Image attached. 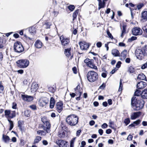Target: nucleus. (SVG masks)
Here are the masks:
<instances>
[{
  "mask_svg": "<svg viewBox=\"0 0 147 147\" xmlns=\"http://www.w3.org/2000/svg\"><path fill=\"white\" fill-rule=\"evenodd\" d=\"M137 58L141 60L145 56L147 55V45L142 47L140 49H137L135 51Z\"/></svg>",
  "mask_w": 147,
  "mask_h": 147,
  "instance_id": "f257e3e1",
  "label": "nucleus"
},
{
  "mask_svg": "<svg viewBox=\"0 0 147 147\" xmlns=\"http://www.w3.org/2000/svg\"><path fill=\"white\" fill-rule=\"evenodd\" d=\"M144 102L142 100H139L136 99L135 100L134 98H131V104L134 107V109L136 110H139L142 109L144 107Z\"/></svg>",
  "mask_w": 147,
  "mask_h": 147,
  "instance_id": "f03ea898",
  "label": "nucleus"
},
{
  "mask_svg": "<svg viewBox=\"0 0 147 147\" xmlns=\"http://www.w3.org/2000/svg\"><path fill=\"white\" fill-rule=\"evenodd\" d=\"M78 117L74 115L68 116L66 119V122L71 126L76 125L78 123Z\"/></svg>",
  "mask_w": 147,
  "mask_h": 147,
  "instance_id": "7ed1b4c3",
  "label": "nucleus"
},
{
  "mask_svg": "<svg viewBox=\"0 0 147 147\" xmlns=\"http://www.w3.org/2000/svg\"><path fill=\"white\" fill-rule=\"evenodd\" d=\"M87 78L90 82H93L96 80L98 78L97 73L93 71H89L87 74Z\"/></svg>",
  "mask_w": 147,
  "mask_h": 147,
  "instance_id": "20e7f679",
  "label": "nucleus"
},
{
  "mask_svg": "<svg viewBox=\"0 0 147 147\" xmlns=\"http://www.w3.org/2000/svg\"><path fill=\"white\" fill-rule=\"evenodd\" d=\"M18 66L20 68L26 67L29 65V62L27 59H21L16 62Z\"/></svg>",
  "mask_w": 147,
  "mask_h": 147,
  "instance_id": "39448f33",
  "label": "nucleus"
},
{
  "mask_svg": "<svg viewBox=\"0 0 147 147\" xmlns=\"http://www.w3.org/2000/svg\"><path fill=\"white\" fill-rule=\"evenodd\" d=\"M14 49L16 52L20 53L24 50V48L21 43L17 41L14 43Z\"/></svg>",
  "mask_w": 147,
  "mask_h": 147,
  "instance_id": "423d86ee",
  "label": "nucleus"
},
{
  "mask_svg": "<svg viewBox=\"0 0 147 147\" xmlns=\"http://www.w3.org/2000/svg\"><path fill=\"white\" fill-rule=\"evenodd\" d=\"M93 59H90L88 58H87L84 60V62L87 65L90 67L97 69V67L93 63Z\"/></svg>",
  "mask_w": 147,
  "mask_h": 147,
  "instance_id": "0eeeda50",
  "label": "nucleus"
},
{
  "mask_svg": "<svg viewBox=\"0 0 147 147\" xmlns=\"http://www.w3.org/2000/svg\"><path fill=\"white\" fill-rule=\"evenodd\" d=\"M5 116L7 119L12 118L16 116L15 111H11L9 110H5Z\"/></svg>",
  "mask_w": 147,
  "mask_h": 147,
  "instance_id": "6e6552de",
  "label": "nucleus"
},
{
  "mask_svg": "<svg viewBox=\"0 0 147 147\" xmlns=\"http://www.w3.org/2000/svg\"><path fill=\"white\" fill-rule=\"evenodd\" d=\"M60 39L61 45L64 46H67L69 42V39L63 35L60 37Z\"/></svg>",
  "mask_w": 147,
  "mask_h": 147,
  "instance_id": "1a4fd4ad",
  "label": "nucleus"
},
{
  "mask_svg": "<svg viewBox=\"0 0 147 147\" xmlns=\"http://www.w3.org/2000/svg\"><path fill=\"white\" fill-rule=\"evenodd\" d=\"M132 33L134 35H141L142 33V30L139 27H135L132 29Z\"/></svg>",
  "mask_w": 147,
  "mask_h": 147,
  "instance_id": "9d476101",
  "label": "nucleus"
},
{
  "mask_svg": "<svg viewBox=\"0 0 147 147\" xmlns=\"http://www.w3.org/2000/svg\"><path fill=\"white\" fill-rule=\"evenodd\" d=\"M51 124L48 121L44 123L42 128L45 131H46L47 133H49L51 131Z\"/></svg>",
  "mask_w": 147,
  "mask_h": 147,
  "instance_id": "9b49d317",
  "label": "nucleus"
},
{
  "mask_svg": "<svg viewBox=\"0 0 147 147\" xmlns=\"http://www.w3.org/2000/svg\"><path fill=\"white\" fill-rule=\"evenodd\" d=\"M56 143L59 147H67V142L65 141L62 140H57L56 141Z\"/></svg>",
  "mask_w": 147,
  "mask_h": 147,
  "instance_id": "f8f14e48",
  "label": "nucleus"
},
{
  "mask_svg": "<svg viewBox=\"0 0 147 147\" xmlns=\"http://www.w3.org/2000/svg\"><path fill=\"white\" fill-rule=\"evenodd\" d=\"M48 103V100L46 98H41L38 101V104L41 107L45 106Z\"/></svg>",
  "mask_w": 147,
  "mask_h": 147,
  "instance_id": "ddd939ff",
  "label": "nucleus"
},
{
  "mask_svg": "<svg viewBox=\"0 0 147 147\" xmlns=\"http://www.w3.org/2000/svg\"><path fill=\"white\" fill-rule=\"evenodd\" d=\"M74 90L76 91V92L77 94V96L78 95L77 92H78L79 93V96L76 98V100H80V97L82 93L83 90L82 88L80 87V86L78 85L74 89Z\"/></svg>",
  "mask_w": 147,
  "mask_h": 147,
  "instance_id": "4468645a",
  "label": "nucleus"
},
{
  "mask_svg": "<svg viewBox=\"0 0 147 147\" xmlns=\"http://www.w3.org/2000/svg\"><path fill=\"white\" fill-rule=\"evenodd\" d=\"M80 48L82 50H87L89 47V44L85 42H80L79 43Z\"/></svg>",
  "mask_w": 147,
  "mask_h": 147,
  "instance_id": "2eb2a0df",
  "label": "nucleus"
},
{
  "mask_svg": "<svg viewBox=\"0 0 147 147\" xmlns=\"http://www.w3.org/2000/svg\"><path fill=\"white\" fill-rule=\"evenodd\" d=\"M22 98L24 101L27 102H30L33 99V97L31 96L27 95H22Z\"/></svg>",
  "mask_w": 147,
  "mask_h": 147,
  "instance_id": "dca6fc26",
  "label": "nucleus"
},
{
  "mask_svg": "<svg viewBox=\"0 0 147 147\" xmlns=\"http://www.w3.org/2000/svg\"><path fill=\"white\" fill-rule=\"evenodd\" d=\"M63 104L62 102H58L56 104V109L57 111L60 113L63 109Z\"/></svg>",
  "mask_w": 147,
  "mask_h": 147,
  "instance_id": "f3484780",
  "label": "nucleus"
},
{
  "mask_svg": "<svg viewBox=\"0 0 147 147\" xmlns=\"http://www.w3.org/2000/svg\"><path fill=\"white\" fill-rule=\"evenodd\" d=\"M146 85V83L144 82H139L137 84V88L138 89H142L144 88Z\"/></svg>",
  "mask_w": 147,
  "mask_h": 147,
  "instance_id": "a211bd4d",
  "label": "nucleus"
},
{
  "mask_svg": "<svg viewBox=\"0 0 147 147\" xmlns=\"http://www.w3.org/2000/svg\"><path fill=\"white\" fill-rule=\"evenodd\" d=\"M141 112H140L134 113L132 114L131 115V119H135L136 118L140 116L141 114Z\"/></svg>",
  "mask_w": 147,
  "mask_h": 147,
  "instance_id": "6ab92c4d",
  "label": "nucleus"
},
{
  "mask_svg": "<svg viewBox=\"0 0 147 147\" xmlns=\"http://www.w3.org/2000/svg\"><path fill=\"white\" fill-rule=\"evenodd\" d=\"M64 52L66 56L68 57H69L70 56H71L70 59H72L73 57V55H71L70 49H65V50Z\"/></svg>",
  "mask_w": 147,
  "mask_h": 147,
  "instance_id": "aec40b11",
  "label": "nucleus"
},
{
  "mask_svg": "<svg viewBox=\"0 0 147 147\" xmlns=\"http://www.w3.org/2000/svg\"><path fill=\"white\" fill-rule=\"evenodd\" d=\"M65 131L61 128V129L59 132L58 136L60 138H64L65 136Z\"/></svg>",
  "mask_w": 147,
  "mask_h": 147,
  "instance_id": "412c9836",
  "label": "nucleus"
},
{
  "mask_svg": "<svg viewBox=\"0 0 147 147\" xmlns=\"http://www.w3.org/2000/svg\"><path fill=\"white\" fill-rule=\"evenodd\" d=\"M2 138L3 140L5 143H9L10 140V139L9 136L4 134L3 135Z\"/></svg>",
  "mask_w": 147,
  "mask_h": 147,
  "instance_id": "4be33fe9",
  "label": "nucleus"
},
{
  "mask_svg": "<svg viewBox=\"0 0 147 147\" xmlns=\"http://www.w3.org/2000/svg\"><path fill=\"white\" fill-rule=\"evenodd\" d=\"M142 18L144 21L147 20V11H144L142 13Z\"/></svg>",
  "mask_w": 147,
  "mask_h": 147,
  "instance_id": "5701e85b",
  "label": "nucleus"
},
{
  "mask_svg": "<svg viewBox=\"0 0 147 147\" xmlns=\"http://www.w3.org/2000/svg\"><path fill=\"white\" fill-rule=\"evenodd\" d=\"M141 97L143 99H146L147 98V90L146 89L144 90L141 93Z\"/></svg>",
  "mask_w": 147,
  "mask_h": 147,
  "instance_id": "b1692460",
  "label": "nucleus"
},
{
  "mask_svg": "<svg viewBox=\"0 0 147 147\" xmlns=\"http://www.w3.org/2000/svg\"><path fill=\"white\" fill-rule=\"evenodd\" d=\"M112 54L115 57L119 56L120 53L116 49H113L112 51Z\"/></svg>",
  "mask_w": 147,
  "mask_h": 147,
  "instance_id": "393cba45",
  "label": "nucleus"
},
{
  "mask_svg": "<svg viewBox=\"0 0 147 147\" xmlns=\"http://www.w3.org/2000/svg\"><path fill=\"white\" fill-rule=\"evenodd\" d=\"M55 99L53 97H51L50 99V107L51 109H52L54 107L55 105Z\"/></svg>",
  "mask_w": 147,
  "mask_h": 147,
  "instance_id": "a878e982",
  "label": "nucleus"
},
{
  "mask_svg": "<svg viewBox=\"0 0 147 147\" xmlns=\"http://www.w3.org/2000/svg\"><path fill=\"white\" fill-rule=\"evenodd\" d=\"M35 45L38 48H41L42 46V43L39 40H37L35 43Z\"/></svg>",
  "mask_w": 147,
  "mask_h": 147,
  "instance_id": "bb28decb",
  "label": "nucleus"
},
{
  "mask_svg": "<svg viewBox=\"0 0 147 147\" xmlns=\"http://www.w3.org/2000/svg\"><path fill=\"white\" fill-rule=\"evenodd\" d=\"M137 78L138 79H139L140 80H145L146 79V76L143 74H141L138 75Z\"/></svg>",
  "mask_w": 147,
  "mask_h": 147,
  "instance_id": "cd10ccee",
  "label": "nucleus"
},
{
  "mask_svg": "<svg viewBox=\"0 0 147 147\" xmlns=\"http://www.w3.org/2000/svg\"><path fill=\"white\" fill-rule=\"evenodd\" d=\"M126 25H123L122 26L123 29L122 30V32L121 35V38H123L125 34L126 33Z\"/></svg>",
  "mask_w": 147,
  "mask_h": 147,
  "instance_id": "c85d7f7f",
  "label": "nucleus"
},
{
  "mask_svg": "<svg viewBox=\"0 0 147 147\" xmlns=\"http://www.w3.org/2000/svg\"><path fill=\"white\" fill-rule=\"evenodd\" d=\"M29 31L31 34H34L36 32V30L35 28L33 26L30 27Z\"/></svg>",
  "mask_w": 147,
  "mask_h": 147,
  "instance_id": "c756f323",
  "label": "nucleus"
},
{
  "mask_svg": "<svg viewBox=\"0 0 147 147\" xmlns=\"http://www.w3.org/2000/svg\"><path fill=\"white\" fill-rule=\"evenodd\" d=\"M41 137L39 136H36L34 140L33 144H36L38 143L41 140Z\"/></svg>",
  "mask_w": 147,
  "mask_h": 147,
  "instance_id": "7c9ffc66",
  "label": "nucleus"
},
{
  "mask_svg": "<svg viewBox=\"0 0 147 147\" xmlns=\"http://www.w3.org/2000/svg\"><path fill=\"white\" fill-rule=\"evenodd\" d=\"M128 71L130 73H133L135 71V69L133 67L131 66L128 68Z\"/></svg>",
  "mask_w": 147,
  "mask_h": 147,
  "instance_id": "2f4dec72",
  "label": "nucleus"
},
{
  "mask_svg": "<svg viewBox=\"0 0 147 147\" xmlns=\"http://www.w3.org/2000/svg\"><path fill=\"white\" fill-rule=\"evenodd\" d=\"M127 54V51L126 50H124L121 53V56L123 59H125L126 57Z\"/></svg>",
  "mask_w": 147,
  "mask_h": 147,
  "instance_id": "473e14b6",
  "label": "nucleus"
},
{
  "mask_svg": "<svg viewBox=\"0 0 147 147\" xmlns=\"http://www.w3.org/2000/svg\"><path fill=\"white\" fill-rule=\"evenodd\" d=\"M34 89V90L36 91L38 88V84L36 83H33L31 86V89Z\"/></svg>",
  "mask_w": 147,
  "mask_h": 147,
  "instance_id": "72a5a7b5",
  "label": "nucleus"
},
{
  "mask_svg": "<svg viewBox=\"0 0 147 147\" xmlns=\"http://www.w3.org/2000/svg\"><path fill=\"white\" fill-rule=\"evenodd\" d=\"M107 0H103V2L102 1H99V6L100 7H104L105 6V2L104 1H107Z\"/></svg>",
  "mask_w": 147,
  "mask_h": 147,
  "instance_id": "f704fd0d",
  "label": "nucleus"
},
{
  "mask_svg": "<svg viewBox=\"0 0 147 147\" xmlns=\"http://www.w3.org/2000/svg\"><path fill=\"white\" fill-rule=\"evenodd\" d=\"M143 6L144 5L143 4L140 3L138 5L136 6V7H134V9L136 10L137 8L139 10L141 9Z\"/></svg>",
  "mask_w": 147,
  "mask_h": 147,
  "instance_id": "c9c22d12",
  "label": "nucleus"
},
{
  "mask_svg": "<svg viewBox=\"0 0 147 147\" xmlns=\"http://www.w3.org/2000/svg\"><path fill=\"white\" fill-rule=\"evenodd\" d=\"M8 121L9 122L10 125L9 130L10 131L12 129L13 127V121L9 120V119H8Z\"/></svg>",
  "mask_w": 147,
  "mask_h": 147,
  "instance_id": "e433bc0d",
  "label": "nucleus"
},
{
  "mask_svg": "<svg viewBox=\"0 0 147 147\" xmlns=\"http://www.w3.org/2000/svg\"><path fill=\"white\" fill-rule=\"evenodd\" d=\"M141 92L138 90H136L134 93V95L137 96H139L141 95Z\"/></svg>",
  "mask_w": 147,
  "mask_h": 147,
  "instance_id": "4c0bfd02",
  "label": "nucleus"
},
{
  "mask_svg": "<svg viewBox=\"0 0 147 147\" xmlns=\"http://www.w3.org/2000/svg\"><path fill=\"white\" fill-rule=\"evenodd\" d=\"M30 111L28 110H26L24 112V115L27 117H29L30 116Z\"/></svg>",
  "mask_w": 147,
  "mask_h": 147,
  "instance_id": "58836bf2",
  "label": "nucleus"
},
{
  "mask_svg": "<svg viewBox=\"0 0 147 147\" xmlns=\"http://www.w3.org/2000/svg\"><path fill=\"white\" fill-rule=\"evenodd\" d=\"M41 121L43 123L48 121L46 117H41Z\"/></svg>",
  "mask_w": 147,
  "mask_h": 147,
  "instance_id": "ea45409f",
  "label": "nucleus"
},
{
  "mask_svg": "<svg viewBox=\"0 0 147 147\" xmlns=\"http://www.w3.org/2000/svg\"><path fill=\"white\" fill-rule=\"evenodd\" d=\"M130 122V120L129 118H127L125 119L124 121V123L126 125H127Z\"/></svg>",
  "mask_w": 147,
  "mask_h": 147,
  "instance_id": "a19ab883",
  "label": "nucleus"
},
{
  "mask_svg": "<svg viewBox=\"0 0 147 147\" xmlns=\"http://www.w3.org/2000/svg\"><path fill=\"white\" fill-rule=\"evenodd\" d=\"M137 39V37L136 36H132L131 38L128 39L129 42H131L133 40H135Z\"/></svg>",
  "mask_w": 147,
  "mask_h": 147,
  "instance_id": "79ce46f5",
  "label": "nucleus"
},
{
  "mask_svg": "<svg viewBox=\"0 0 147 147\" xmlns=\"http://www.w3.org/2000/svg\"><path fill=\"white\" fill-rule=\"evenodd\" d=\"M68 9L71 11H73L75 8V7L74 5H70L68 7Z\"/></svg>",
  "mask_w": 147,
  "mask_h": 147,
  "instance_id": "37998d69",
  "label": "nucleus"
},
{
  "mask_svg": "<svg viewBox=\"0 0 147 147\" xmlns=\"http://www.w3.org/2000/svg\"><path fill=\"white\" fill-rule=\"evenodd\" d=\"M123 85L122 84V81L121 80H120L119 88V91H121L122 90Z\"/></svg>",
  "mask_w": 147,
  "mask_h": 147,
  "instance_id": "c03bdc74",
  "label": "nucleus"
},
{
  "mask_svg": "<svg viewBox=\"0 0 147 147\" xmlns=\"http://www.w3.org/2000/svg\"><path fill=\"white\" fill-rule=\"evenodd\" d=\"M30 107L33 110H35L36 109V107L34 105H32L30 106Z\"/></svg>",
  "mask_w": 147,
  "mask_h": 147,
  "instance_id": "a18cd8bd",
  "label": "nucleus"
},
{
  "mask_svg": "<svg viewBox=\"0 0 147 147\" xmlns=\"http://www.w3.org/2000/svg\"><path fill=\"white\" fill-rule=\"evenodd\" d=\"M140 122L141 121L139 119H138L137 121L134 122L133 123L134 125L136 124V125H138L140 123Z\"/></svg>",
  "mask_w": 147,
  "mask_h": 147,
  "instance_id": "49530a36",
  "label": "nucleus"
},
{
  "mask_svg": "<svg viewBox=\"0 0 147 147\" xmlns=\"http://www.w3.org/2000/svg\"><path fill=\"white\" fill-rule=\"evenodd\" d=\"M81 129H79L76 132V136H79L80 134V133L81 132Z\"/></svg>",
  "mask_w": 147,
  "mask_h": 147,
  "instance_id": "de8ad7c7",
  "label": "nucleus"
},
{
  "mask_svg": "<svg viewBox=\"0 0 147 147\" xmlns=\"http://www.w3.org/2000/svg\"><path fill=\"white\" fill-rule=\"evenodd\" d=\"M147 67V62L144 64L141 67L142 69H144Z\"/></svg>",
  "mask_w": 147,
  "mask_h": 147,
  "instance_id": "09e8293b",
  "label": "nucleus"
},
{
  "mask_svg": "<svg viewBox=\"0 0 147 147\" xmlns=\"http://www.w3.org/2000/svg\"><path fill=\"white\" fill-rule=\"evenodd\" d=\"M105 83H103L102 85H101L99 87V88L101 89H103L105 87Z\"/></svg>",
  "mask_w": 147,
  "mask_h": 147,
  "instance_id": "8fccbe9b",
  "label": "nucleus"
},
{
  "mask_svg": "<svg viewBox=\"0 0 147 147\" xmlns=\"http://www.w3.org/2000/svg\"><path fill=\"white\" fill-rule=\"evenodd\" d=\"M121 62L120 61H118L117 63L116 66V67L119 68V67H120L121 66Z\"/></svg>",
  "mask_w": 147,
  "mask_h": 147,
  "instance_id": "3c124183",
  "label": "nucleus"
},
{
  "mask_svg": "<svg viewBox=\"0 0 147 147\" xmlns=\"http://www.w3.org/2000/svg\"><path fill=\"white\" fill-rule=\"evenodd\" d=\"M130 10L131 11V15L132 19H133L134 18V17L133 14L132 13V11L134 10V9L133 8H130Z\"/></svg>",
  "mask_w": 147,
  "mask_h": 147,
  "instance_id": "603ef678",
  "label": "nucleus"
},
{
  "mask_svg": "<svg viewBox=\"0 0 147 147\" xmlns=\"http://www.w3.org/2000/svg\"><path fill=\"white\" fill-rule=\"evenodd\" d=\"M102 44L101 42H99L96 43V46L100 48L102 46Z\"/></svg>",
  "mask_w": 147,
  "mask_h": 147,
  "instance_id": "864d4df0",
  "label": "nucleus"
},
{
  "mask_svg": "<svg viewBox=\"0 0 147 147\" xmlns=\"http://www.w3.org/2000/svg\"><path fill=\"white\" fill-rule=\"evenodd\" d=\"M107 126L108 125L107 124L105 123L102 125L101 127L102 128H105L107 127Z\"/></svg>",
  "mask_w": 147,
  "mask_h": 147,
  "instance_id": "5fc2aeb1",
  "label": "nucleus"
},
{
  "mask_svg": "<svg viewBox=\"0 0 147 147\" xmlns=\"http://www.w3.org/2000/svg\"><path fill=\"white\" fill-rule=\"evenodd\" d=\"M142 29L146 32L147 33V24L146 26L143 27Z\"/></svg>",
  "mask_w": 147,
  "mask_h": 147,
  "instance_id": "6e6d98bb",
  "label": "nucleus"
},
{
  "mask_svg": "<svg viewBox=\"0 0 147 147\" xmlns=\"http://www.w3.org/2000/svg\"><path fill=\"white\" fill-rule=\"evenodd\" d=\"M111 132V130L110 129H107L106 131V133L107 134H110Z\"/></svg>",
  "mask_w": 147,
  "mask_h": 147,
  "instance_id": "4d7b16f0",
  "label": "nucleus"
},
{
  "mask_svg": "<svg viewBox=\"0 0 147 147\" xmlns=\"http://www.w3.org/2000/svg\"><path fill=\"white\" fill-rule=\"evenodd\" d=\"M12 108L13 109H16L17 108V104L16 103L13 102Z\"/></svg>",
  "mask_w": 147,
  "mask_h": 147,
  "instance_id": "13d9d810",
  "label": "nucleus"
},
{
  "mask_svg": "<svg viewBox=\"0 0 147 147\" xmlns=\"http://www.w3.org/2000/svg\"><path fill=\"white\" fill-rule=\"evenodd\" d=\"M95 122V121L93 120H91L89 122V124L90 125L92 126L94 125Z\"/></svg>",
  "mask_w": 147,
  "mask_h": 147,
  "instance_id": "bf43d9fd",
  "label": "nucleus"
},
{
  "mask_svg": "<svg viewBox=\"0 0 147 147\" xmlns=\"http://www.w3.org/2000/svg\"><path fill=\"white\" fill-rule=\"evenodd\" d=\"M107 34L112 39L113 38V36L109 31L107 32Z\"/></svg>",
  "mask_w": 147,
  "mask_h": 147,
  "instance_id": "052dcab7",
  "label": "nucleus"
},
{
  "mask_svg": "<svg viewBox=\"0 0 147 147\" xmlns=\"http://www.w3.org/2000/svg\"><path fill=\"white\" fill-rule=\"evenodd\" d=\"M98 132L100 135H102L103 133V130L101 129H100L98 130Z\"/></svg>",
  "mask_w": 147,
  "mask_h": 147,
  "instance_id": "680f3d73",
  "label": "nucleus"
},
{
  "mask_svg": "<svg viewBox=\"0 0 147 147\" xmlns=\"http://www.w3.org/2000/svg\"><path fill=\"white\" fill-rule=\"evenodd\" d=\"M132 138V136L131 135H129L128 136L127 139L129 140H131Z\"/></svg>",
  "mask_w": 147,
  "mask_h": 147,
  "instance_id": "e2e57ef3",
  "label": "nucleus"
},
{
  "mask_svg": "<svg viewBox=\"0 0 147 147\" xmlns=\"http://www.w3.org/2000/svg\"><path fill=\"white\" fill-rule=\"evenodd\" d=\"M125 61L126 63H129L130 62V59L129 58H127L125 59Z\"/></svg>",
  "mask_w": 147,
  "mask_h": 147,
  "instance_id": "0e129e2a",
  "label": "nucleus"
},
{
  "mask_svg": "<svg viewBox=\"0 0 147 147\" xmlns=\"http://www.w3.org/2000/svg\"><path fill=\"white\" fill-rule=\"evenodd\" d=\"M117 70V69H116L115 68H114L113 70H112V71L111 72L110 74H114Z\"/></svg>",
  "mask_w": 147,
  "mask_h": 147,
  "instance_id": "69168bd1",
  "label": "nucleus"
},
{
  "mask_svg": "<svg viewBox=\"0 0 147 147\" xmlns=\"http://www.w3.org/2000/svg\"><path fill=\"white\" fill-rule=\"evenodd\" d=\"M119 46L121 47H125V44L123 42H119Z\"/></svg>",
  "mask_w": 147,
  "mask_h": 147,
  "instance_id": "338daca9",
  "label": "nucleus"
},
{
  "mask_svg": "<svg viewBox=\"0 0 147 147\" xmlns=\"http://www.w3.org/2000/svg\"><path fill=\"white\" fill-rule=\"evenodd\" d=\"M142 125H143V126H147V121H143L142 122Z\"/></svg>",
  "mask_w": 147,
  "mask_h": 147,
  "instance_id": "774afa93",
  "label": "nucleus"
}]
</instances>
